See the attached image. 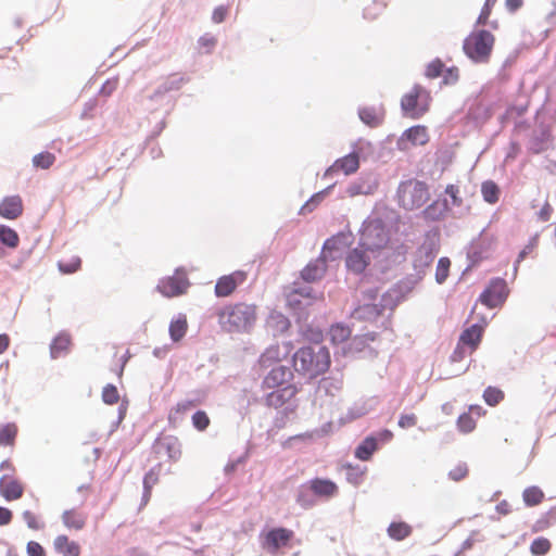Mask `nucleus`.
<instances>
[{"label": "nucleus", "mask_w": 556, "mask_h": 556, "mask_svg": "<svg viewBox=\"0 0 556 556\" xmlns=\"http://www.w3.org/2000/svg\"><path fill=\"white\" fill-rule=\"evenodd\" d=\"M327 255L321 254L309 261L300 271L301 279L306 283H313L321 280L327 271Z\"/></svg>", "instance_id": "nucleus-19"}, {"label": "nucleus", "mask_w": 556, "mask_h": 556, "mask_svg": "<svg viewBox=\"0 0 556 556\" xmlns=\"http://www.w3.org/2000/svg\"><path fill=\"white\" fill-rule=\"evenodd\" d=\"M364 227H365V233L364 235L370 241L382 240L381 248H383L384 244L388 241V238H387V235L384 232L383 226L380 223L374 225L371 223H367L366 220H364L362 226H361V228H359V230H358V233H359L361 237H362V230L364 229Z\"/></svg>", "instance_id": "nucleus-38"}, {"label": "nucleus", "mask_w": 556, "mask_h": 556, "mask_svg": "<svg viewBox=\"0 0 556 556\" xmlns=\"http://www.w3.org/2000/svg\"><path fill=\"white\" fill-rule=\"evenodd\" d=\"M62 521L66 528L79 531L86 525L87 514L76 508H72L63 513Z\"/></svg>", "instance_id": "nucleus-34"}, {"label": "nucleus", "mask_w": 556, "mask_h": 556, "mask_svg": "<svg viewBox=\"0 0 556 556\" xmlns=\"http://www.w3.org/2000/svg\"><path fill=\"white\" fill-rule=\"evenodd\" d=\"M359 168V161L356 151L351 150L350 153L337 159L332 165L326 168L323 179H329L334 174L342 172L345 176L356 173Z\"/></svg>", "instance_id": "nucleus-15"}, {"label": "nucleus", "mask_w": 556, "mask_h": 556, "mask_svg": "<svg viewBox=\"0 0 556 556\" xmlns=\"http://www.w3.org/2000/svg\"><path fill=\"white\" fill-rule=\"evenodd\" d=\"M245 279L247 273L243 270H236L229 275L219 277L215 285V295L217 298L229 296Z\"/></svg>", "instance_id": "nucleus-18"}, {"label": "nucleus", "mask_w": 556, "mask_h": 556, "mask_svg": "<svg viewBox=\"0 0 556 556\" xmlns=\"http://www.w3.org/2000/svg\"><path fill=\"white\" fill-rule=\"evenodd\" d=\"M345 353L353 357L357 354H364V356L370 357L377 355V352L366 342V338H362V336H355L350 340Z\"/></svg>", "instance_id": "nucleus-33"}, {"label": "nucleus", "mask_w": 556, "mask_h": 556, "mask_svg": "<svg viewBox=\"0 0 556 556\" xmlns=\"http://www.w3.org/2000/svg\"><path fill=\"white\" fill-rule=\"evenodd\" d=\"M392 438L390 431H382L378 435H369L365 438L359 445L355 448V457L359 460L367 462L371 458L372 454L378 450L379 442L384 443Z\"/></svg>", "instance_id": "nucleus-16"}, {"label": "nucleus", "mask_w": 556, "mask_h": 556, "mask_svg": "<svg viewBox=\"0 0 556 556\" xmlns=\"http://www.w3.org/2000/svg\"><path fill=\"white\" fill-rule=\"evenodd\" d=\"M352 150L356 151L358 161H378L383 157H390L391 156V150H389L387 153H383L380 149L379 152L376 154V146L372 144L370 141L365 140L363 138H359L357 141H355L352 144Z\"/></svg>", "instance_id": "nucleus-21"}, {"label": "nucleus", "mask_w": 556, "mask_h": 556, "mask_svg": "<svg viewBox=\"0 0 556 556\" xmlns=\"http://www.w3.org/2000/svg\"><path fill=\"white\" fill-rule=\"evenodd\" d=\"M444 68L445 65L443 61L437 58L427 64L425 75L431 79L438 78L443 74Z\"/></svg>", "instance_id": "nucleus-57"}, {"label": "nucleus", "mask_w": 556, "mask_h": 556, "mask_svg": "<svg viewBox=\"0 0 556 556\" xmlns=\"http://www.w3.org/2000/svg\"><path fill=\"white\" fill-rule=\"evenodd\" d=\"M450 211L451 206L447 199L439 198L422 210L421 216L427 222H439L444 218Z\"/></svg>", "instance_id": "nucleus-23"}, {"label": "nucleus", "mask_w": 556, "mask_h": 556, "mask_svg": "<svg viewBox=\"0 0 556 556\" xmlns=\"http://www.w3.org/2000/svg\"><path fill=\"white\" fill-rule=\"evenodd\" d=\"M102 400L105 404L113 405L118 402L119 393L113 383H108L102 390Z\"/></svg>", "instance_id": "nucleus-61"}, {"label": "nucleus", "mask_w": 556, "mask_h": 556, "mask_svg": "<svg viewBox=\"0 0 556 556\" xmlns=\"http://www.w3.org/2000/svg\"><path fill=\"white\" fill-rule=\"evenodd\" d=\"M219 323L228 332L249 333L256 323V305L236 303L219 313Z\"/></svg>", "instance_id": "nucleus-3"}, {"label": "nucleus", "mask_w": 556, "mask_h": 556, "mask_svg": "<svg viewBox=\"0 0 556 556\" xmlns=\"http://www.w3.org/2000/svg\"><path fill=\"white\" fill-rule=\"evenodd\" d=\"M482 337L483 333L480 325H470L460 332L458 341L459 343L467 345L470 352H473L479 348Z\"/></svg>", "instance_id": "nucleus-27"}, {"label": "nucleus", "mask_w": 556, "mask_h": 556, "mask_svg": "<svg viewBox=\"0 0 556 556\" xmlns=\"http://www.w3.org/2000/svg\"><path fill=\"white\" fill-rule=\"evenodd\" d=\"M20 244V236L15 229L0 224V258L5 257L7 249H16Z\"/></svg>", "instance_id": "nucleus-26"}, {"label": "nucleus", "mask_w": 556, "mask_h": 556, "mask_svg": "<svg viewBox=\"0 0 556 556\" xmlns=\"http://www.w3.org/2000/svg\"><path fill=\"white\" fill-rule=\"evenodd\" d=\"M17 435V427L13 422H9L0 427V445L13 446Z\"/></svg>", "instance_id": "nucleus-47"}, {"label": "nucleus", "mask_w": 556, "mask_h": 556, "mask_svg": "<svg viewBox=\"0 0 556 556\" xmlns=\"http://www.w3.org/2000/svg\"><path fill=\"white\" fill-rule=\"evenodd\" d=\"M337 182H332L323 190L313 193L309 199L301 206L299 215H305L312 213L317 206L331 193Z\"/></svg>", "instance_id": "nucleus-31"}, {"label": "nucleus", "mask_w": 556, "mask_h": 556, "mask_svg": "<svg viewBox=\"0 0 556 556\" xmlns=\"http://www.w3.org/2000/svg\"><path fill=\"white\" fill-rule=\"evenodd\" d=\"M55 162V155L48 151H42L33 157V165L37 168L48 169Z\"/></svg>", "instance_id": "nucleus-54"}, {"label": "nucleus", "mask_w": 556, "mask_h": 556, "mask_svg": "<svg viewBox=\"0 0 556 556\" xmlns=\"http://www.w3.org/2000/svg\"><path fill=\"white\" fill-rule=\"evenodd\" d=\"M351 328L343 323H337L332 325L328 331L330 341L333 344L345 342L351 337Z\"/></svg>", "instance_id": "nucleus-42"}, {"label": "nucleus", "mask_w": 556, "mask_h": 556, "mask_svg": "<svg viewBox=\"0 0 556 556\" xmlns=\"http://www.w3.org/2000/svg\"><path fill=\"white\" fill-rule=\"evenodd\" d=\"M508 295L507 281L503 277H492L479 294L477 303H481L489 309L500 308L505 304Z\"/></svg>", "instance_id": "nucleus-8"}, {"label": "nucleus", "mask_w": 556, "mask_h": 556, "mask_svg": "<svg viewBox=\"0 0 556 556\" xmlns=\"http://www.w3.org/2000/svg\"><path fill=\"white\" fill-rule=\"evenodd\" d=\"M311 490L316 495L332 496L338 492V486L330 480L314 479L311 482Z\"/></svg>", "instance_id": "nucleus-43"}, {"label": "nucleus", "mask_w": 556, "mask_h": 556, "mask_svg": "<svg viewBox=\"0 0 556 556\" xmlns=\"http://www.w3.org/2000/svg\"><path fill=\"white\" fill-rule=\"evenodd\" d=\"M539 130H534L528 141L527 149L531 154H541L553 148L555 137L552 126L545 122L538 124Z\"/></svg>", "instance_id": "nucleus-11"}, {"label": "nucleus", "mask_w": 556, "mask_h": 556, "mask_svg": "<svg viewBox=\"0 0 556 556\" xmlns=\"http://www.w3.org/2000/svg\"><path fill=\"white\" fill-rule=\"evenodd\" d=\"M294 536L292 530L286 528H275L265 535L263 546L270 554L276 555L281 547H285Z\"/></svg>", "instance_id": "nucleus-17"}, {"label": "nucleus", "mask_w": 556, "mask_h": 556, "mask_svg": "<svg viewBox=\"0 0 556 556\" xmlns=\"http://www.w3.org/2000/svg\"><path fill=\"white\" fill-rule=\"evenodd\" d=\"M363 182H364L363 179L351 181L348 185V187L345 188L344 193L340 194V198H343L344 194H346V195H349L351 198H353L355 195L363 194V192H364V190H363Z\"/></svg>", "instance_id": "nucleus-63"}, {"label": "nucleus", "mask_w": 556, "mask_h": 556, "mask_svg": "<svg viewBox=\"0 0 556 556\" xmlns=\"http://www.w3.org/2000/svg\"><path fill=\"white\" fill-rule=\"evenodd\" d=\"M551 542L545 538L535 539L530 546V551L535 556H543L551 549Z\"/></svg>", "instance_id": "nucleus-59"}, {"label": "nucleus", "mask_w": 556, "mask_h": 556, "mask_svg": "<svg viewBox=\"0 0 556 556\" xmlns=\"http://www.w3.org/2000/svg\"><path fill=\"white\" fill-rule=\"evenodd\" d=\"M301 331L303 332V336L307 340V343H304L301 346H311L314 348L315 350L319 348H327L325 344H323L324 333L320 329L307 325L304 326V328Z\"/></svg>", "instance_id": "nucleus-39"}, {"label": "nucleus", "mask_w": 556, "mask_h": 556, "mask_svg": "<svg viewBox=\"0 0 556 556\" xmlns=\"http://www.w3.org/2000/svg\"><path fill=\"white\" fill-rule=\"evenodd\" d=\"M276 363H282L280 349L278 345L267 348L257 359V370L275 366Z\"/></svg>", "instance_id": "nucleus-37"}, {"label": "nucleus", "mask_w": 556, "mask_h": 556, "mask_svg": "<svg viewBox=\"0 0 556 556\" xmlns=\"http://www.w3.org/2000/svg\"><path fill=\"white\" fill-rule=\"evenodd\" d=\"M72 343L71 336L66 331L59 332L50 343V356L56 359L63 352H67Z\"/></svg>", "instance_id": "nucleus-35"}, {"label": "nucleus", "mask_w": 556, "mask_h": 556, "mask_svg": "<svg viewBox=\"0 0 556 556\" xmlns=\"http://www.w3.org/2000/svg\"><path fill=\"white\" fill-rule=\"evenodd\" d=\"M190 286L187 271L184 267L175 269L173 276L162 278L157 283V291L164 296L174 298L184 294Z\"/></svg>", "instance_id": "nucleus-9"}, {"label": "nucleus", "mask_w": 556, "mask_h": 556, "mask_svg": "<svg viewBox=\"0 0 556 556\" xmlns=\"http://www.w3.org/2000/svg\"><path fill=\"white\" fill-rule=\"evenodd\" d=\"M188 329V323L185 315L179 314L176 318H173L169 323L168 332L169 338L174 343L182 340Z\"/></svg>", "instance_id": "nucleus-36"}, {"label": "nucleus", "mask_w": 556, "mask_h": 556, "mask_svg": "<svg viewBox=\"0 0 556 556\" xmlns=\"http://www.w3.org/2000/svg\"><path fill=\"white\" fill-rule=\"evenodd\" d=\"M286 304L289 309V313H292L295 309H299V307L303 305H309L308 301L303 300L299 296V293L296 291H290L286 296Z\"/></svg>", "instance_id": "nucleus-60"}, {"label": "nucleus", "mask_w": 556, "mask_h": 556, "mask_svg": "<svg viewBox=\"0 0 556 556\" xmlns=\"http://www.w3.org/2000/svg\"><path fill=\"white\" fill-rule=\"evenodd\" d=\"M290 363L298 376L309 382L328 371L331 355L328 348L315 350L311 346H300L292 354Z\"/></svg>", "instance_id": "nucleus-2"}, {"label": "nucleus", "mask_w": 556, "mask_h": 556, "mask_svg": "<svg viewBox=\"0 0 556 556\" xmlns=\"http://www.w3.org/2000/svg\"><path fill=\"white\" fill-rule=\"evenodd\" d=\"M497 0H485L482 8H481V11L475 22V27H484L485 26V23L489 22V18L492 14V10L495 5Z\"/></svg>", "instance_id": "nucleus-55"}, {"label": "nucleus", "mask_w": 556, "mask_h": 556, "mask_svg": "<svg viewBox=\"0 0 556 556\" xmlns=\"http://www.w3.org/2000/svg\"><path fill=\"white\" fill-rule=\"evenodd\" d=\"M451 268V260L446 256H442L439 258L437 268H435V282L438 285H443L448 275Z\"/></svg>", "instance_id": "nucleus-52"}, {"label": "nucleus", "mask_w": 556, "mask_h": 556, "mask_svg": "<svg viewBox=\"0 0 556 556\" xmlns=\"http://www.w3.org/2000/svg\"><path fill=\"white\" fill-rule=\"evenodd\" d=\"M354 242V235L351 231L350 227L346 226L344 229L338 231L331 237L327 238L324 241L321 248V254H325L329 257V260H334V252H339L344 248H350Z\"/></svg>", "instance_id": "nucleus-13"}, {"label": "nucleus", "mask_w": 556, "mask_h": 556, "mask_svg": "<svg viewBox=\"0 0 556 556\" xmlns=\"http://www.w3.org/2000/svg\"><path fill=\"white\" fill-rule=\"evenodd\" d=\"M159 473H160V469L152 468L144 476V479H143V489H144L143 500H144V503L149 502V500L151 497V494H152V489L159 482Z\"/></svg>", "instance_id": "nucleus-50"}, {"label": "nucleus", "mask_w": 556, "mask_h": 556, "mask_svg": "<svg viewBox=\"0 0 556 556\" xmlns=\"http://www.w3.org/2000/svg\"><path fill=\"white\" fill-rule=\"evenodd\" d=\"M267 326L273 330L274 336H277L287 332L291 321L285 314L274 309L268 315Z\"/></svg>", "instance_id": "nucleus-32"}, {"label": "nucleus", "mask_w": 556, "mask_h": 556, "mask_svg": "<svg viewBox=\"0 0 556 556\" xmlns=\"http://www.w3.org/2000/svg\"><path fill=\"white\" fill-rule=\"evenodd\" d=\"M422 278L417 276L415 273L406 276L401 281H399L395 286L394 291L399 294L396 295V300L405 299V296L415 288V286L421 281Z\"/></svg>", "instance_id": "nucleus-40"}, {"label": "nucleus", "mask_w": 556, "mask_h": 556, "mask_svg": "<svg viewBox=\"0 0 556 556\" xmlns=\"http://www.w3.org/2000/svg\"><path fill=\"white\" fill-rule=\"evenodd\" d=\"M482 397L486 405L496 406L504 400V392L497 387L489 386L484 389Z\"/></svg>", "instance_id": "nucleus-51"}, {"label": "nucleus", "mask_w": 556, "mask_h": 556, "mask_svg": "<svg viewBox=\"0 0 556 556\" xmlns=\"http://www.w3.org/2000/svg\"><path fill=\"white\" fill-rule=\"evenodd\" d=\"M422 278L417 276L415 273L406 276L401 281H399L395 286L394 291L399 294L396 295V300L405 299V296L415 288V286L421 281Z\"/></svg>", "instance_id": "nucleus-41"}, {"label": "nucleus", "mask_w": 556, "mask_h": 556, "mask_svg": "<svg viewBox=\"0 0 556 556\" xmlns=\"http://www.w3.org/2000/svg\"><path fill=\"white\" fill-rule=\"evenodd\" d=\"M292 291H296L300 298H302L305 301H308L309 305H313L314 301L317 298L314 289L309 286L293 288Z\"/></svg>", "instance_id": "nucleus-64"}, {"label": "nucleus", "mask_w": 556, "mask_h": 556, "mask_svg": "<svg viewBox=\"0 0 556 556\" xmlns=\"http://www.w3.org/2000/svg\"><path fill=\"white\" fill-rule=\"evenodd\" d=\"M23 213V201L20 195H9L0 202V216L5 219H16Z\"/></svg>", "instance_id": "nucleus-24"}, {"label": "nucleus", "mask_w": 556, "mask_h": 556, "mask_svg": "<svg viewBox=\"0 0 556 556\" xmlns=\"http://www.w3.org/2000/svg\"><path fill=\"white\" fill-rule=\"evenodd\" d=\"M311 307L312 305H303L299 307V309L293 311L291 316L294 318L295 323L300 326V330L304 328V326L308 325V320L311 317Z\"/></svg>", "instance_id": "nucleus-56"}, {"label": "nucleus", "mask_w": 556, "mask_h": 556, "mask_svg": "<svg viewBox=\"0 0 556 556\" xmlns=\"http://www.w3.org/2000/svg\"><path fill=\"white\" fill-rule=\"evenodd\" d=\"M81 267V258L79 256H72L70 260H61L58 262V269L64 275H71L79 270Z\"/></svg>", "instance_id": "nucleus-53"}, {"label": "nucleus", "mask_w": 556, "mask_h": 556, "mask_svg": "<svg viewBox=\"0 0 556 556\" xmlns=\"http://www.w3.org/2000/svg\"><path fill=\"white\" fill-rule=\"evenodd\" d=\"M481 194L486 203L494 204L500 199L501 189L495 181L489 179L481 184Z\"/></svg>", "instance_id": "nucleus-44"}, {"label": "nucleus", "mask_w": 556, "mask_h": 556, "mask_svg": "<svg viewBox=\"0 0 556 556\" xmlns=\"http://www.w3.org/2000/svg\"><path fill=\"white\" fill-rule=\"evenodd\" d=\"M205 396V392L204 391H197L194 393V396L193 397H188L181 402H178L177 405H176V413L177 414H187L189 413L191 409L195 408L201 400Z\"/></svg>", "instance_id": "nucleus-46"}, {"label": "nucleus", "mask_w": 556, "mask_h": 556, "mask_svg": "<svg viewBox=\"0 0 556 556\" xmlns=\"http://www.w3.org/2000/svg\"><path fill=\"white\" fill-rule=\"evenodd\" d=\"M468 466L466 463H458L448 472V476L454 481H460L468 475Z\"/></svg>", "instance_id": "nucleus-62"}, {"label": "nucleus", "mask_w": 556, "mask_h": 556, "mask_svg": "<svg viewBox=\"0 0 556 556\" xmlns=\"http://www.w3.org/2000/svg\"><path fill=\"white\" fill-rule=\"evenodd\" d=\"M396 198L400 206L413 211L421 207L429 200V187L427 182L417 179L401 181L396 190Z\"/></svg>", "instance_id": "nucleus-7"}, {"label": "nucleus", "mask_w": 556, "mask_h": 556, "mask_svg": "<svg viewBox=\"0 0 556 556\" xmlns=\"http://www.w3.org/2000/svg\"><path fill=\"white\" fill-rule=\"evenodd\" d=\"M438 248L433 242H424L415 252L413 268L417 276L424 279L427 269L432 265L438 254Z\"/></svg>", "instance_id": "nucleus-12"}, {"label": "nucleus", "mask_w": 556, "mask_h": 556, "mask_svg": "<svg viewBox=\"0 0 556 556\" xmlns=\"http://www.w3.org/2000/svg\"><path fill=\"white\" fill-rule=\"evenodd\" d=\"M431 101V92L426 87L415 84L413 88L401 98L400 106L402 115L412 119H419L429 112Z\"/></svg>", "instance_id": "nucleus-6"}, {"label": "nucleus", "mask_w": 556, "mask_h": 556, "mask_svg": "<svg viewBox=\"0 0 556 556\" xmlns=\"http://www.w3.org/2000/svg\"><path fill=\"white\" fill-rule=\"evenodd\" d=\"M365 228L362 230V237L357 247L351 248L344 258L345 268L355 276H362L371 263L368 252L381 249L382 240L370 241L365 235Z\"/></svg>", "instance_id": "nucleus-5"}, {"label": "nucleus", "mask_w": 556, "mask_h": 556, "mask_svg": "<svg viewBox=\"0 0 556 556\" xmlns=\"http://www.w3.org/2000/svg\"><path fill=\"white\" fill-rule=\"evenodd\" d=\"M383 309L382 304L365 303L354 308L352 317L358 320H374L382 314Z\"/></svg>", "instance_id": "nucleus-30"}, {"label": "nucleus", "mask_w": 556, "mask_h": 556, "mask_svg": "<svg viewBox=\"0 0 556 556\" xmlns=\"http://www.w3.org/2000/svg\"><path fill=\"white\" fill-rule=\"evenodd\" d=\"M257 374L262 377V389L271 390L264 396L265 405L292 412L295 395L302 389V382L295 380L296 372L292 365L276 363L275 366L257 370Z\"/></svg>", "instance_id": "nucleus-1"}, {"label": "nucleus", "mask_w": 556, "mask_h": 556, "mask_svg": "<svg viewBox=\"0 0 556 556\" xmlns=\"http://www.w3.org/2000/svg\"><path fill=\"white\" fill-rule=\"evenodd\" d=\"M23 520L26 522L27 527L31 530H40L45 527L43 521L40 516L31 510H24L22 514Z\"/></svg>", "instance_id": "nucleus-58"}, {"label": "nucleus", "mask_w": 556, "mask_h": 556, "mask_svg": "<svg viewBox=\"0 0 556 556\" xmlns=\"http://www.w3.org/2000/svg\"><path fill=\"white\" fill-rule=\"evenodd\" d=\"M388 5V0H374L363 10V17L368 21L377 18Z\"/></svg>", "instance_id": "nucleus-49"}, {"label": "nucleus", "mask_w": 556, "mask_h": 556, "mask_svg": "<svg viewBox=\"0 0 556 556\" xmlns=\"http://www.w3.org/2000/svg\"><path fill=\"white\" fill-rule=\"evenodd\" d=\"M361 122L369 128L381 126L386 118V109L382 103L378 105H366L357 109Z\"/></svg>", "instance_id": "nucleus-20"}, {"label": "nucleus", "mask_w": 556, "mask_h": 556, "mask_svg": "<svg viewBox=\"0 0 556 556\" xmlns=\"http://www.w3.org/2000/svg\"><path fill=\"white\" fill-rule=\"evenodd\" d=\"M429 141L427 127L424 125H415L403 131L396 140V149L407 151L410 147L424 146Z\"/></svg>", "instance_id": "nucleus-14"}, {"label": "nucleus", "mask_w": 556, "mask_h": 556, "mask_svg": "<svg viewBox=\"0 0 556 556\" xmlns=\"http://www.w3.org/2000/svg\"><path fill=\"white\" fill-rule=\"evenodd\" d=\"M157 453H166L168 458L177 462L181 456V445L175 437H163L155 444Z\"/></svg>", "instance_id": "nucleus-25"}, {"label": "nucleus", "mask_w": 556, "mask_h": 556, "mask_svg": "<svg viewBox=\"0 0 556 556\" xmlns=\"http://www.w3.org/2000/svg\"><path fill=\"white\" fill-rule=\"evenodd\" d=\"M523 502L527 506H536L544 500V493L539 486H529L522 493Z\"/></svg>", "instance_id": "nucleus-48"}, {"label": "nucleus", "mask_w": 556, "mask_h": 556, "mask_svg": "<svg viewBox=\"0 0 556 556\" xmlns=\"http://www.w3.org/2000/svg\"><path fill=\"white\" fill-rule=\"evenodd\" d=\"M0 494L8 501H17L24 494V485L12 476L4 475L0 478Z\"/></svg>", "instance_id": "nucleus-22"}, {"label": "nucleus", "mask_w": 556, "mask_h": 556, "mask_svg": "<svg viewBox=\"0 0 556 556\" xmlns=\"http://www.w3.org/2000/svg\"><path fill=\"white\" fill-rule=\"evenodd\" d=\"M379 403L380 402L377 396H371V397L355 402L353 404V406L349 408L345 417H350V418L364 417L365 415L376 412Z\"/></svg>", "instance_id": "nucleus-28"}, {"label": "nucleus", "mask_w": 556, "mask_h": 556, "mask_svg": "<svg viewBox=\"0 0 556 556\" xmlns=\"http://www.w3.org/2000/svg\"><path fill=\"white\" fill-rule=\"evenodd\" d=\"M412 532L413 528L404 521L392 522L388 527L389 536L395 541H402L408 538L412 534Z\"/></svg>", "instance_id": "nucleus-45"}, {"label": "nucleus", "mask_w": 556, "mask_h": 556, "mask_svg": "<svg viewBox=\"0 0 556 556\" xmlns=\"http://www.w3.org/2000/svg\"><path fill=\"white\" fill-rule=\"evenodd\" d=\"M54 549L62 556H79L80 545L68 539L67 535H58L53 541Z\"/></svg>", "instance_id": "nucleus-29"}, {"label": "nucleus", "mask_w": 556, "mask_h": 556, "mask_svg": "<svg viewBox=\"0 0 556 556\" xmlns=\"http://www.w3.org/2000/svg\"><path fill=\"white\" fill-rule=\"evenodd\" d=\"M494 45L495 36L490 30L475 27L463 41V52L472 63L486 64Z\"/></svg>", "instance_id": "nucleus-4"}, {"label": "nucleus", "mask_w": 556, "mask_h": 556, "mask_svg": "<svg viewBox=\"0 0 556 556\" xmlns=\"http://www.w3.org/2000/svg\"><path fill=\"white\" fill-rule=\"evenodd\" d=\"M494 114V103L485 102L477 96L468 105L466 119L473 128H482Z\"/></svg>", "instance_id": "nucleus-10"}]
</instances>
